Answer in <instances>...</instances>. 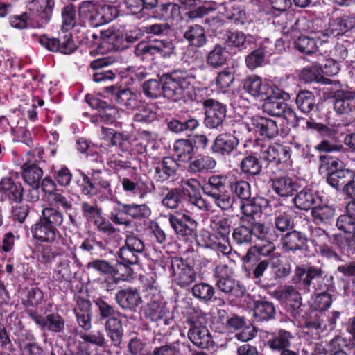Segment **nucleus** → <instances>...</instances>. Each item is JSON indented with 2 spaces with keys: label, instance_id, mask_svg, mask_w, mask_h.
Returning a JSON list of instances; mask_svg holds the SVG:
<instances>
[{
  "label": "nucleus",
  "instance_id": "1",
  "mask_svg": "<svg viewBox=\"0 0 355 355\" xmlns=\"http://www.w3.org/2000/svg\"><path fill=\"white\" fill-rule=\"evenodd\" d=\"M194 79L189 71L175 69L163 73L159 80L149 79L145 81L142 85V91L146 97L153 99L163 95L173 101L182 98L193 101L196 98Z\"/></svg>",
  "mask_w": 355,
  "mask_h": 355
},
{
  "label": "nucleus",
  "instance_id": "2",
  "mask_svg": "<svg viewBox=\"0 0 355 355\" xmlns=\"http://www.w3.org/2000/svg\"><path fill=\"white\" fill-rule=\"evenodd\" d=\"M320 173L326 177L327 182L337 191L342 189L348 197L355 196V172L345 168L339 158L330 155L319 156Z\"/></svg>",
  "mask_w": 355,
  "mask_h": 355
},
{
  "label": "nucleus",
  "instance_id": "3",
  "mask_svg": "<svg viewBox=\"0 0 355 355\" xmlns=\"http://www.w3.org/2000/svg\"><path fill=\"white\" fill-rule=\"evenodd\" d=\"M281 257L275 243L267 241L263 245L250 246L243 257V269L247 277L261 281L265 271L275 266V259Z\"/></svg>",
  "mask_w": 355,
  "mask_h": 355
},
{
  "label": "nucleus",
  "instance_id": "4",
  "mask_svg": "<svg viewBox=\"0 0 355 355\" xmlns=\"http://www.w3.org/2000/svg\"><path fill=\"white\" fill-rule=\"evenodd\" d=\"M63 222L64 216L60 211L52 207H44L30 228L32 238L40 243L67 242L59 230Z\"/></svg>",
  "mask_w": 355,
  "mask_h": 355
},
{
  "label": "nucleus",
  "instance_id": "5",
  "mask_svg": "<svg viewBox=\"0 0 355 355\" xmlns=\"http://www.w3.org/2000/svg\"><path fill=\"white\" fill-rule=\"evenodd\" d=\"M79 177L75 179L78 191L83 196H95L100 193L113 194L112 174L101 169L92 168L87 173L78 170Z\"/></svg>",
  "mask_w": 355,
  "mask_h": 355
},
{
  "label": "nucleus",
  "instance_id": "6",
  "mask_svg": "<svg viewBox=\"0 0 355 355\" xmlns=\"http://www.w3.org/2000/svg\"><path fill=\"white\" fill-rule=\"evenodd\" d=\"M185 324L189 328L187 337L195 346L201 349L214 347V341L207 327V318L205 313L193 309L187 315Z\"/></svg>",
  "mask_w": 355,
  "mask_h": 355
},
{
  "label": "nucleus",
  "instance_id": "7",
  "mask_svg": "<svg viewBox=\"0 0 355 355\" xmlns=\"http://www.w3.org/2000/svg\"><path fill=\"white\" fill-rule=\"evenodd\" d=\"M147 302L143 306L141 311L146 320L157 326H169L173 321L170 309L156 290L150 288L145 296Z\"/></svg>",
  "mask_w": 355,
  "mask_h": 355
},
{
  "label": "nucleus",
  "instance_id": "8",
  "mask_svg": "<svg viewBox=\"0 0 355 355\" xmlns=\"http://www.w3.org/2000/svg\"><path fill=\"white\" fill-rule=\"evenodd\" d=\"M270 227L265 223H252L239 218V225L233 229V241L239 245H250L256 240L269 241Z\"/></svg>",
  "mask_w": 355,
  "mask_h": 355
},
{
  "label": "nucleus",
  "instance_id": "9",
  "mask_svg": "<svg viewBox=\"0 0 355 355\" xmlns=\"http://www.w3.org/2000/svg\"><path fill=\"white\" fill-rule=\"evenodd\" d=\"M167 218L171 227L180 241L185 243L196 241L198 223L191 216L182 211H176L168 214Z\"/></svg>",
  "mask_w": 355,
  "mask_h": 355
},
{
  "label": "nucleus",
  "instance_id": "10",
  "mask_svg": "<svg viewBox=\"0 0 355 355\" xmlns=\"http://www.w3.org/2000/svg\"><path fill=\"white\" fill-rule=\"evenodd\" d=\"M274 92H275V95H272L268 96V98L263 99V112L273 116H282L286 119L293 117L295 120V124L293 126H300L302 121H304L305 119L298 117L295 112L282 101L288 98V94L282 92L278 87H275Z\"/></svg>",
  "mask_w": 355,
  "mask_h": 355
},
{
  "label": "nucleus",
  "instance_id": "11",
  "mask_svg": "<svg viewBox=\"0 0 355 355\" xmlns=\"http://www.w3.org/2000/svg\"><path fill=\"white\" fill-rule=\"evenodd\" d=\"M311 23L313 28L312 32L320 33L321 36H318V38L322 42H325L330 35H342L352 30L355 26V16L343 15L340 17L330 18L328 28L324 30L314 28L315 26L321 28L323 26L324 21L321 19H316L312 21Z\"/></svg>",
  "mask_w": 355,
  "mask_h": 355
},
{
  "label": "nucleus",
  "instance_id": "12",
  "mask_svg": "<svg viewBox=\"0 0 355 355\" xmlns=\"http://www.w3.org/2000/svg\"><path fill=\"white\" fill-rule=\"evenodd\" d=\"M192 101L201 103L205 113L204 124L209 129L218 128L223 125L227 114V105L220 101L211 98H196Z\"/></svg>",
  "mask_w": 355,
  "mask_h": 355
},
{
  "label": "nucleus",
  "instance_id": "13",
  "mask_svg": "<svg viewBox=\"0 0 355 355\" xmlns=\"http://www.w3.org/2000/svg\"><path fill=\"white\" fill-rule=\"evenodd\" d=\"M40 44L51 52L70 55L74 53L78 45L73 40L72 33L68 30L61 29L56 37H49L46 35L39 38Z\"/></svg>",
  "mask_w": 355,
  "mask_h": 355
},
{
  "label": "nucleus",
  "instance_id": "14",
  "mask_svg": "<svg viewBox=\"0 0 355 355\" xmlns=\"http://www.w3.org/2000/svg\"><path fill=\"white\" fill-rule=\"evenodd\" d=\"M171 268L174 277V282L181 288H187L196 279L197 272L193 265L182 257H172Z\"/></svg>",
  "mask_w": 355,
  "mask_h": 355
},
{
  "label": "nucleus",
  "instance_id": "15",
  "mask_svg": "<svg viewBox=\"0 0 355 355\" xmlns=\"http://www.w3.org/2000/svg\"><path fill=\"white\" fill-rule=\"evenodd\" d=\"M242 84L245 92L260 101L275 95L274 89L276 87L257 75L247 76L243 80Z\"/></svg>",
  "mask_w": 355,
  "mask_h": 355
},
{
  "label": "nucleus",
  "instance_id": "16",
  "mask_svg": "<svg viewBox=\"0 0 355 355\" xmlns=\"http://www.w3.org/2000/svg\"><path fill=\"white\" fill-rule=\"evenodd\" d=\"M260 155L263 164H266V167L276 166L282 169L290 158L289 150L282 145L262 146L257 148Z\"/></svg>",
  "mask_w": 355,
  "mask_h": 355
},
{
  "label": "nucleus",
  "instance_id": "17",
  "mask_svg": "<svg viewBox=\"0 0 355 355\" xmlns=\"http://www.w3.org/2000/svg\"><path fill=\"white\" fill-rule=\"evenodd\" d=\"M269 200L263 197L248 196L239 205L240 218H245L252 223H261L256 220L255 216L261 214L269 206Z\"/></svg>",
  "mask_w": 355,
  "mask_h": 355
},
{
  "label": "nucleus",
  "instance_id": "18",
  "mask_svg": "<svg viewBox=\"0 0 355 355\" xmlns=\"http://www.w3.org/2000/svg\"><path fill=\"white\" fill-rule=\"evenodd\" d=\"M135 53L138 57L149 58L159 54L162 57L169 58L173 53V44L167 40H160L156 44L146 42H140L135 49Z\"/></svg>",
  "mask_w": 355,
  "mask_h": 355
},
{
  "label": "nucleus",
  "instance_id": "19",
  "mask_svg": "<svg viewBox=\"0 0 355 355\" xmlns=\"http://www.w3.org/2000/svg\"><path fill=\"white\" fill-rule=\"evenodd\" d=\"M185 16L189 20L202 19L217 9L216 3L203 2L202 0H179Z\"/></svg>",
  "mask_w": 355,
  "mask_h": 355
},
{
  "label": "nucleus",
  "instance_id": "20",
  "mask_svg": "<svg viewBox=\"0 0 355 355\" xmlns=\"http://www.w3.org/2000/svg\"><path fill=\"white\" fill-rule=\"evenodd\" d=\"M334 106L336 112L345 115L349 123L355 121V92L337 91Z\"/></svg>",
  "mask_w": 355,
  "mask_h": 355
},
{
  "label": "nucleus",
  "instance_id": "21",
  "mask_svg": "<svg viewBox=\"0 0 355 355\" xmlns=\"http://www.w3.org/2000/svg\"><path fill=\"white\" fill-rule=\"evenodd\" d=\"M85 101L92 109L99 110L104 123L110 125L116 121L119 110L115 105L91 94L85 95Z\"/></svg>",
  "mask_w": 355,
  "mask_h": 355
},
{
  "label": "nucleus",
  "instance_id": "22",
  "mask_svg": "<svg viewBox=\"0 0 355 355\" xmlns=\"http://www.w3.org/2000/svg\"><path fill=\"white\" fill-rule=\"evenodd\" d=\"M279 300L284 304L286 312L295 319L301 316L302 297L300 293L292 286L281 291Z\"/></svg>",
  "mask_w": 355,
  "mask_h": 355
},
{
  "label": "nucleus",
  "instance_id": "23",
  "mask_svg": "<svg viewBox=\"0 0 355 355\" xmlns=\"http://www.w3.org/2000/svg\"><path fill=\"white\" fill-rule=\"evenodd\" d=\"M146 14L157 20H174L180 15V6L173 2L159 0Z\"/></svg>",
  "mask_w": 355,
  "mask_h": 355
},
{
  "label": "nucleus",
  "instance_id": "24",
  "mask_svg": "<svg viewBox=\"0 0 355 355\" xmlns=\"http://www.w3.org/2000/svg\"><path fill=\"white\" fill-rule=\"evenodd\" d=\"M191 293L195 298L206 304L214 303L218 306H223L226 304L223 295L216 294L215 288L207 283L194 284L191 288Z\"/></svg>",
  "mask_w": 355,
  "mask_h": 355
},
{
  "label": "nucleus",
  "instance_id": "25",
  "mask_svg": "<svg viewBox=\"0 0 355 355\" xmlns=\"http://www.w3.org/2000/svg\"><path fill=\"white\" fill-rule=\"evenodd\" d=\"M103 92L118 104L126 107H131L135 105L137 98L136 94L132 92L130 88L121 84H114L105 87Z\"/></svg>",
  "mask_w": 355,
  "mask_h": 355
},
{
  "label": "nucleus",
  "instance_id": "26",
  "mask_svg": "<svg viewBox=\"0 0 355 355\" xmlns=\"http://www.w3.org/2000/svg\"><path fill=\"white\" fill-rule=\"evenodd\" d=\"M239 144V139L228 132L219 134L211 146L213 154L225 157L230 156Z\"/></svg>",
  "mask_w": 355,
  "mask_h": 355
},
{
  "label": "nucleus",
  "instance_id": "27",
  "mask_svg": "<svg viewBox=\"0 0 355 355\" xmlns=\"http://www.w3.org/2000/svg\"><path fill=\"white\" fill-rule=\"evenodd\" d=\"M257 149L245 150L244 156L239 164L241 172L247 177L254 178L261 174L263 163Z\"/></svg>",
  "mask_w": 355,
  "mask_h": 355
},
{
  "label": "nucleus",
  "instance_id": "28",
  "mask_svg": "<svg viewBox=\"0 0 355 355\" xmlns=\"http://www.w3.org/2000/svg\"><path fill=\"white\" fill-rule=\"evenodd\" d=\"M340 231L345 234H350L345 236L341 234H334L333 243L338 246L343 254H351L355 252V223L352 224L339 225L336 227Z\"/></svg>",
  "mask_w": 355,
  "mask_h": 355
},
{
  "label": "nucleus",
  "instance_id": "29",
  "mask_svg": "<svg viewBox=\"0 0 355 355\" xmlns=\"http://www.w3.org/2000/svg\"><path fill=\"white\" fill-rule=\"evenodd\" d=\"M116 304L124 311H136L142 299L139 291L132 287L121 288L115 293Z\"/></svg>",
  "mask_w": 355,
  "mask_h": 355
},
{
  "label": "nucleus",
  "instance_id": "30",
  "mask_svg": "<svg viewBox=\"0 0 355 355\" xmlns=\"http://www.w3.org/2000/svg\"><path fill=\"white\" fill-rule=\"evenodd\" d=\"M272 191L282 198L293 196L300 188L298 182L288 175H275L270 178Z\"/></svg>",
  "mask_w": 355,
  "mask_h": 355
},
{
  "label": "nucleus",
  "instance_id": "31",
  "mask_svg": "<svg viewBox=\"0 0 355 355\" xmlns=\"http://www.w3.org/2000/svg\"><path fill=\"white\" fill-rule=\"evenodd\" d=\"M151 343L154 347L145 355H183L181 347L186 346L184 343L180 340L165 342L162 335H159V337L155 336Z\"/></svg>",
  "mask_w": 355,
  "mask_h": 355
},
{
  "label": "nucleus",
  "instance_id": "32",
  "mask_svg": "<svg viewBox=\"0 0 355 355\" xmlns=\"http://www.w3.org/2000/svg\"><path fill=\"white\" fill-rule=\"evenodd\" d=\"M329 355H355V336L349 338L337 335L327 344Z\"/></svg>",
  "mask_w": 355,
  "mask_h": 355
},
{
  "label": "nucleus",
  "instance_id": "33",
  "mask_svg": "<svg viewBox=\"0 0 355 355\" xmlns=\"http://www.w3.org/2000/svg\"><path fill=\"white\" fill-rule=\"evenodd\" d=\"M140 255L136 254V252H133L127 248L125 245L120 248L119 250L117 252V266L120 270L123 268L124 269V272H123V279H130L132 277L134 273L133 269L131 268V266L138 264L140 260Z\"/></svg>",
  "mask_w": 355,
  "mask_h": 355
},
{
  "label": "nucleus",
  "instance_id": "34",
  "mask_svg": "<svg viewBox=\"0 0 355 355\" xmlns=\"http://www.w3.org/2000/svg\"><path fill=\"white\" fill-rule=\"evenodd\" d=\"M308 238L306 235L297 230H292L282 234L281 243L285 252L301 251L307 247Z\"/></svg>",
  "mask_w": 355,
  "mask_h": 355
},
{
  "label": "nucleus",
  "instance_id": "35",
  "mask_svg": "<svg viewBox=\"0 0 355 355\" xmlns=\"http://www.w3.org/2000/svg\"><path fill=\"white\" fill-rule=\"evenodd\" d=\"M24 189L22 184L11 178L5 177L0 181V193L10 203H20L23 200Z\"/></svg>",
  "mask_w": 355,
  "mask_h": 355
},
{
  "label": "nucleus",
  "instance_id": "36",
  "mask_svg": "<svg viewBox=\"0 0 355 355\" xmlns=\"http://www.w3.org/2000/svg\"><path fill=\"white\" fill-rule=\"evenodd\" d=\"M254 131L268 139H273L279 134V128L276 121L262 116H254L251 119Z\"/></svg>",
  "mask_w": 355,
  "mask_h": 355
},
{
  "label": "nucleus",
  "instance_id": "37",
  "mask_svg": "<svg viewBox=\"0 0 355 355\" xmlns=\"http://www.w3.org/2000/svg\"><path fill=\"white\" fill-rule=\"evenodd\" d=\"M216 166V161L214 157L204 154L195 155L189 162L187 171L191 174L200 176L211 171Z\"/></svg>",
  "mask_w": 355,
  "mask_h": 355
},
{
  "label": "nucleus",
  "instance_id": "38",
  "mask_svg": "<svg viewBox=\"0 0 355 355\" xmlns=\"http://www.w3.org/2000/svg\"><path fill=\"white\" fill-rule=\"evenodd\" d=\"M324 271L320 267L308 266L306 268L303 266H296L295 275L293 281L295 284H300L304 289L309 288L313 280L321 277Z\"/></svg>",
  "mask_w": 355,
  "mask_h": 355
},
{
  "label": "nucleus",
  "instance_id": "39",
  "mask_svg": "<svg viewBox=\"0 0 355 355\" xmlns=\"http://www.w3.org/2000/svg\"><path fill=\"white\" fill-rule=\"evenodd\" d=\"M214 276L217 278L216 286L220 293L225 296L232 293L235 288V280L230 275V268L227 265H218L215 268Z\"/></svg>",
  "mask_w": 355,
  "mask_h": 355
},
{
  "label": "nucleus",
  "instance_id": "40",
  "mask_svg": "<svg viewBox=\"0 0 355 355\" xmlns=\"http://www.w3.org/2000/svg\"><path fill=\"white\" fill-rule=\"evenodd\" d=\"M46 243L50 245H42L37 254L38 261L44 265L54 262L57 257L63 255L67 245V242Z\"/></svg>",
  "mask_w": 355,
  "mask_h": 355
},
{
  "label": "nucleus",
  "instance_id": "41",
  "mask_svg": "<svg viewBox=\"0 0 355 355\" xmlns=\"http://www.w3.org/2000/svg\"><path fill=\"white\" fill-rule=\"evenodd\" d=\"M199 186L200 183L197 180L191 178L187 180L180 189L184 193L187 201L200 209L205 210L207 209V202L201 196Z\"/></svg>",
  "mask_w": 355,
  "mask_h": 355
},
{
  "label": "nucleus",
  "instance_id": "42",
  "mask_svg": "<svg viewBox=\"0 0 355 355\" xmlns=\"http://www.w3.org/2000/svg\"><path fill=\"white\" fill-rule=\"evenodd\" d=\"M113 62L114 60L111 57H101L92 61L89 66L92 69L96 71L92 74V80L96 83L114 80L116 77L115 73L112 70L103 69Z\"/></svg>",
  "mask_w": 355,
  "mask_h": 355
},
{
  "label": "nucleus",
  "instance_id": "43",
  "mask_svg": "<svg viewBox=\"0 0 355 355\" xmlns=\"http://www.w3.org/2000/svg\"><path fill=\"white\" fill-rule=\"evenodd\" d=\"M179 164L172 157H165L155 167V178L158 182H165L174 178L178 172Z\"/></svg>",
  "mask_w": 355,
  "mask_h": 355
},
{
  "label": "nucleus",
  "instance_id": "44",
  "mask_svg": "<svg viewBox=\"0 0 355 355\" xmlns=\"http://www.w3.org/2000/svg\"><path fill=\"white\" fill-rule=\"evenodd\" d=\"M292 338L293 335L290 331L280 329L269 334L266 346L268 347L272 351L281 353L283 350L290 348Z\"/></svg>",
  "mask_w": 355,
  "mask_h": 355
},
{
  "label": "nucleus",
  "instance_id": "45",
  "mask_svg": "<svg viewBox=\"0 0 355 355\" xmlns=\"http://www.w3.org/2000/svg\"><path fill=\"white\" fill-rule=\"evenodd\" d=\"M336 208L334 205H316L312 207L311 216L313 223L318 225H331L334 220Z\"/></svg>",
  "mask_w": 355,
  "mask_h": 355
},
{
  "label": "nucleus",
  "instance_id": "46",
  "mask_svg": "<svg viewBox=\"0 0 355 355\" xmlns=\"http://www.w3.org/2000/svg\"><path fill=\"white\" fill-rule=\"evenodd\" d=\"M103 44L109 45L107 50L119 51L128 49L125 33L117 30H107L101 33Z\"/></svg>",
  "mask_w": 355,
  "mask_h": 355
},
{
  "label": "nucleus",
  "instance_id": "47",
  "mask_svg": "<svg viewBox=\"0 0 355 355\" xmlns=\"http://www.w3.org/2000/svg\"><path fill=\"white\" fill-rule=\"evenodd\" d=\"M318 199L320 198L317 192L305 187L300 191L295 193L293 202L295 207L298 209L308 211L316 205Z\"/></svg>",
  "mask_w": 355,
  "mask_h": 355
},
{
  "label": "nucleus",
  "instance_id": "48",
  "mask_svg": "<svg viewBox=\"0 0 355 355\" xmlns=\"http://www.w3.org/2000/svg\"><path fill=\"white\" fill-rule=\"evenodd\" d=\"M304 121L306 124L305 126H302L304 130L310 131L311 133H317L322 139L336 140L338 137V130L334 126L318 123L313 119H305Z\"/></svg>",
  "mask_w": 355,
  "mask_h": 355
},
{
  "label": "nucleus",
  "instance_id": "49",
  "mask_svg": "<svg viewBox=\"0 0 355 355\" xmlns=\"http://www.w3.org/2000/svg\"><path fill=\"white\" fill-rule=\"evenodd\" d=\"M228 187L234 198L239 200L240 202L252 196V187L249 182L239 179L236 176L232 177L228 180Z\"/></svg>",
  "mask_w": 355,
  "mask_h": 355
},
{
  "label": "nucleus",
  "instance_id": "50",
  "mask_svg": "<svg viewBox=\"0 0 355 355\" xmlns=\"http://www.w3.org/2000/svg\"><path fill=\"white\" fill-rule=\"evenodd\" d=\"M229 179L227 174H214L209 176L202 187L204 194L209 197L227 190Z\"/></svg>",
  "mask_w": 355,
  "mask_h": 355
},
{
  "label": "nucleus",
  "instance_id": "51",
  "mask_svg": "<svg viewBox=\"0 0 355 355\" xmlns=\"http://www.w3.org/2000/svg\"><path fill=\"white\" fill-rule=\"evenodd\" d=\"M40 5L36 8V20L33 28H43L51 20L55 7V0H42L37 1Z\"/></svg>",
  "mask_w": 355,
  "mask_h": 355
},
{
  "label": "nucleus",
  "instance_id": "52",
  "mask_svg": "<svg viewBox=\"0 0 355 355\" xmlns=\"http://www.w3.org/2000/svg\"><path fill=\"white\" fill-rule=\"evenodd\" d=\"M105 328L112 345L119 347L124 335L122 321L115 316L111 317L107 320Z\"/></svg>",
  "mask_w": 355,
  "mask_h": 355
},
{
  "label": "nucleus",
  "instance_id": "53",
  "mask_svg": "<svg viewBox=\"0 0 355 355\" xmlns=\"http://www.w3.org/2000/svg\"><path fill=\"white\" fill-rule=\"evenodd\" d=\"M21 175L26 183L40 186L44 173L38 164L27 161L21 166Z\"/></svg>",
  "mask_w": 355,
  "mask_h": 355
},
{
  "label": "nucleus",
  "instance_id": "54",
  "mask_svg": "<svg viewBox=\"0 0 355 355\" xmlns=\"http://www.w3.org/2000/svg\"><path fill=\"white\" fill-rule=\"evenodd\" d=\"M184 37L190 46L195 47H202L207 42L205 28L198 24L189 26L184 33Z\"/></svg>",
  "mask_w": 355,
  "mask_h": 355
},
{
  "label": "nucleus",
  "instance_id": "55",
  "mask_svg": "<svg viewBox=\"0 0 355 355\" xmlns=\"http://www.w3.org/2000/svg\"><path fill=\"white\" fill-rule=\"evenodd\" d=\"M276 313L272 302L264 300L254 302V316L258 322L271 320L275 318Z\"/></svg>",
  "mask_w": 355,
  "mask_h": 355
},
{
  "label": "nucleus",
  "instance_id": "56",
  "mask_svg": "<svg viewBox=\"0 0 355 355\" xmlns=\"http://www.w3.org/2000/svg\"><path fill=\"white\" fill-rule=\"evenodd\" d=\"M166 193L162 198L161 203L167 209H176L187 200L184 193L180 187L166 188Z\"/></svg>",
  "mask_w": 355,
  "mask_h": 355
},
{
  "label": "nucleus",
  "instance_id": "57",
  "mask_svg": "<svg viewBox=\"0 0 355 355\" xmlns=\"http://www.w3.org/2000/svg\"><path fill=\"white\" fill-rule=\"evenodd\" d=\"M173 150L178 159L182 162H189L196 155L189 138L176 140L173 144Z\"/></svg>",
  "mask_w": 355,
  "mask_h": 355
},
{
  "label": "nucleus",
  "instance_id": "58",
  "mask_svg": "<svg viewBox=\"0 0 355 355\" xmlns=\"http://www.w3.org/2000/svg\"><path fill=\"white\" fill-rule=\"evenodd\" d=\"M266 44H263L258 49L251 51L245 57V64L248 69L254 70L262 65L266 55H271L272 53L267 49Z\"/></svg>",
  "mask_w": 355,
  "mask_h": 355
},
{
  "label": "nucleus",
  "instance_id": "59",
  "mask_svg": "<svg viewBox=\"0 0 355 355\" xmlns=\"http://www.w3.org/2000/svg\"><path fill=\"white\" fill-rule=\"evenodd\" d=\"M90 303L87 300H80L78 302V307L74 309L78 325L84 330L92 327L91 314L89 313Z\"/></svg>",
  "mask_w": 355,
  "mask_h": 355
},
{
  "label": "nucleus",
  "instance_id": "60",
  "mask_svg": "<svg viewBox=\"0 0 355 355\" xmlns=\"http://www.w3.org/2000/svg\"><path fill=\"white\" fill-rule=\"evenodd\" d=\"M295 103L302 112L309 114L315 107L316 98L311 91L300 90L296 96Z\"/></svg>",
  "mask_w": 355,
  "mask_h": 355
},
{
  "label": "nucleus",
  "instance_id": "61",
  "mask_svg": "<svg viewBox=\"0 0 355 355\" xmlns=\"http://www.w3.org/2000/svg\"><path fill=\"white\" fill-rule=\"evenodd\" d=\"M295 216L292 211H284L279 213L275 218V227L277 232L284 233L293 230L295 227L294 219Z\"/></svg>",
  "mask_w": 355,
  "mask_h": 355
},
{
  "label": "nucleus",
  "instance_id": "62",
  "mask_svg": "<svg viewBox=\"0 0 355 355\" xmlns=\"http://www.w3.org/2000/svg\"><path fill=\"white\" fill-rule=\"evenodd\" d=\"M235 80L233 71L230 68H225L220 71L214 80L216 89L221 93L226 94Z\"/></svg>",
  "mask_w": 355,
  "mask_h": 355
},
{
  "label": "nucleus",
  "instance_id": "63",
  "mask_svg": "<svg viewBox=\"0 0 355 355\" xmlns=\"http://www.w3.org/2000/svg\"><path fill=\"white\" fill-rule=\"evenodd\" d=\"M227 59V54L225 49L219 44H216L206 58L207 64L215 69L225 64Z\"/></svg>",
  "mask_w": 355,
  "mask_h": 355
},
{
  "label": "nucleus",
  "instance_id": "64",
  "mask_svg": "<svg viewBox=\"0 0 355 355\" xmlns=\"http://www.w3.org/2000/svg\"><path fill=\"white\" fill-rule=\"evenodd\" d=\"M295 48L301 53L311 55L318 51V46L314 38L302 35L294 42Z\"/></svg>",
  "mask_w": 355,
  "mask_h": 355
}]
</instances>
